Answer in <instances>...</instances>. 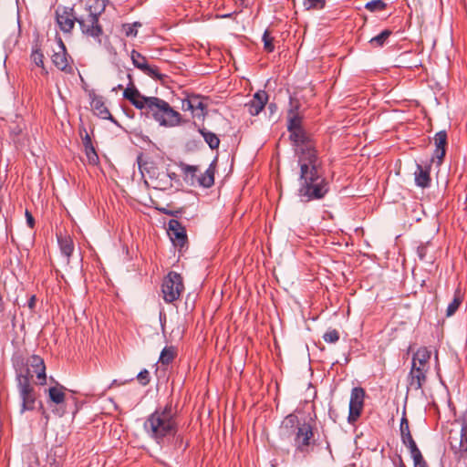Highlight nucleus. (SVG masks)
Returning <instances> with one entry per match:
<instances>
[{"instance_id":"1","label":"nucleus","mask_w":467,"mask_h":467,"mask_svg":"<svg viewBox=\"0 0 467 467\" xmlns=\"http://www.w3.org/2000/svg\"><path fill=\"white\" fill-rule=\"evenodd\" d=\"M296 156L300 170L297 195L306 202L323 199L329 192V182L318 150L306 149Z\"/></svg>"},{"instance_id":"2","label":"nucleus","mask_w":467,"mask_h":467,"mask_svg":"<svg viewBox=\"0 0 467 467\" xmlns=\"http://www.w3.org/2000/svg\"><path fill=\"white\" fill-rule=\"evenodd\" d=\"M130 83L123 91V98L128 99L136 109L141 110L147 118L153 119L160 126L173 128L182 123L180 112L175 110L167 101L158 97H146L135 87L131 76L128 75Z\"/></svg>"},{"instance_id":"3","label":"nucleus","mask_w":467,"mask_h":467,"mask_svg":"<svg viewBox=\"0 0 467 467\" xmlns=\"http://www.w3.org/2000/svg\"><path fill=\"white\" fill-rule=\"evenodd\" d=\"M279 436L294 446L293 461L305 460L318 445L313 425L308 421H300L295 413L285 417L279 429Z\"/></svg>"},{"instance_id":"4","label":"nucleus","mask_w":467,"mask_h":467,"mask_svg":"<svg viewBox=\"0 0 467 467\" xmlns=\"http://www.w3.org/2000/svg\"><path fill=\"white\" fill-rule=\"evenodd\" d=\"M143 430L147 436L157 444L163 446L172 440L175 446L182 447L183 438L178 433L176 410L171 402L164 407H158L150 414L144 423Z\"/></svg>"},{"instance_id":"5","label":"nucleus","mask_w":467,"mask_h":467,"mask_svg":"<svg viewBox=\"0 0 467 467\" xmlns=\"http://www.w3.org/2000/svg\"><path fill=\"white\" fill-rule=\"evenodd\" d=\"M109 0H88L85 6L86 14L78 17L81 32L101 42L100 36L103 29L99 24V17L105 12Z\"/></svg>"},{"instance_id":"6","label":"nucleus","mask_w":467,"mask_h":467,"mask_svg":"<svg viewBox=\"0 0 467 467\" xmlns=\"http://www.w3.org/2000/svg\"><path fill=\"white\" fill-rule=\"evenodd\" d=\"M297 106L290 109L287 117V130L290 133L289 139L296 147V155L301 153L302 150H306V149H317L316 142L312 136L302 127V118L297 113Z\"/></svg>"},{"instance_id":"7","label":"nucleus","mask_w":467,"mask_h":467,"mask_svg":"<svg viewBox=\"0 0 467 467\" xmlns=\"http://www.w3.org/2000/svg\"><path fill=\"white\" fill-rule=\"evenodd\" d=\"M28 368H16V382L20 400L19 413L22 415L26 411L34 410L37 401L36 393L31 381L29 380Z\"/></svg>"},{"instance_id":"8","label":"nucleus","mask_w":467,"mask_h":467,"mask_svg":"<svg viewBox=\"0 0 467 467\" xmlns=\"http://www.w3.org/2000/svg\"><path fill=\"white\" fill-rule=\"evenodd\" d=\"M184 289L182 277L176 272H170L164 278L161 292L166 303H173L178 300Z\"/></svg>"},{"instance_id":"9","label":"nucleus","mask_w":467,"mask_h":467,"mask_svg":"<svg viewBox=\"0 0 467 467\" xmlns=\"http://www.w3.org/2000/svg\"><path fill=\"white\" fill-rule=\"evenodd\" d=\"M449 443L459 461H467V425L462 424L460 431H450Z\"/></svg>"},{"instance_id":"10","label":"nucleus","mask_w":467,"mask_h":467,"mask_svg":"<svg viewBox=\"0 0 467 467\" xmlns=\"http://www.w3.org/2000/svg\"><path fill=\"white\" fill-rule=\"evenodd\" d=\"M365 390L361 387L351 389L348 422L354 425L359 419L364 407Z\"/></svg>"},{"instance_id":"11","label":"nucleus","mask_w":467,"mask_h":467,"mask_svg":"<svg viewBox=\"0 0 467 467\" xmlns=\"http://www.w3.org/2000/svg\"><path fill=\"white\" fill-rule=\"evenodd\" d=\"M28 368L30 381L34 375H36L38 380L37 384L45 385L47 383L46 365L44 359L41 357L37 355H32L25 364L22 363L16 367V368Z\"/></svg>"},{"instance_id":"12","label":"nucleus","mask_w":467,"mask_h":467,"mask_svg":"<svg viewBox=\"0 0 467 467\" xmlns=\"http://www.w3.org/2000/svg\"><path fill=\"white\" fill-rule=\"evenodd\" d=\"M73 11L72 7L67 6H59L56 10L57 23L59 28L65 33H69L73 29L75 22H77L78 17L74 16Z\"/></svg>"},{"instance_id":"13","label":"nucleus","mask_w":467,"mask_h":467,"mask_svg":"<svg viewBox=\"0 0 467 467\" xmlns=\"http://www.w3.org/2000/svg\"><path fill=\"white\" fill-rule=\"evenodd\" d=\"M168 234L175 246L182 248L188 241L185 227L176 219L168 223Z\"/></svg>"},{"instance_id":"14","label":"nucleus","mask_w":467,"mask_h":467,"mask_svg":"<svg viewBox=\"0 0 467 467\" xmlns=\"http://www.w3.org/2000/svg\"><path fill=\"white\" fill-rule=\"evenodd\" d=\"M69 60L71 57L67 53L63 41L59 39V50L53 54L52 62L59 70L67 74H74V67Z\"/></svg>"},{"instance_id":"15","label":"nucleus","mask_w":467,"mask_h":467,"mask_svg":"<svg viewBox=\"0 0 467 467\" xmlns=\"http://www.w3.org/2000/svg\"><path fill=\"white\" fill-rule=\"evenodd\" d=\"M400 431L401 441L410 450L411 457L416 454L421 453L420 451L419 450L415 441L412 438V435H411L410 430L409 420H408L405 413L403 414V416L400 420Z\"/></svg>"},{"instance_id":"16","label":"nucleus","mask_w":467,"mask_h":467,"mask_svg":"<svg viewBox=\"0 0 467 467\" xmlns=\"http://www.w3.org/2000/svg\"><path fill=\"white\" fill-rule=\"evenodd\" d=\"M427 370L416 368L415 363L411 364V368L408 375V389L421 390L423 385L427 381Z\"/></svg>"},{"instance_id":"17","label":"nucleus","mask_w":467,"mask_h":467,"mask_svg":"<svg viewBox=\"0 0 467 467\" xmlns=\"http://www.w3.org/2000/svg\"><path fill=\"white\" fill-rule=\"evenodd\" d=\"M267 101V93L265 90H259L245 106L252 116H256L263 110Z\"/></svg>"},{"instance_id":"18","label":"nucleus","mask_w":467,"mask_h":467,"mask_svg":"<svg viewBox=\"0 0 467 467\" xmlns=\"http://www.w3.org/2000/svg\"><path fill=\"white\" fill-rule=\"evenodd\" d=\"M435 150L433 152V158L438 160V165H440L446 154L447 146V132L446 130H441L434 136Z\"/></svg>"},{"instance_id":"19","label":"nucleus","mask_w":467,"mask_h":467,"mask_svg":"<svg viewBox=\"0 0 467 467\" xmlns=\"http://www.w3.org/2000/svg\"><path fill=\"white\" fill-rule=\"evenodd\" d=\"M431 351L427 348H420L412 356L411 364L416 365V368H422L429 371Z\"/></svg>"},{"instance_id":"20","label":"nucleus","mask_w":467,"mask_h":467,"mask_svg":"<svg viewBox=\"0 0 467 467\" xmlns=\"http://www.w3.org/2000/svg\"><path fill=\"white\" fill-rule=\"evenodd\" d=\"M215 161H213L207 170L197 177V182L203 188H210L214 183Z\"/></svg>"},{"instance_id":"21","label":"nucleus","mask_w":467,"mask_h":467,"mask_svg":"<svg viewBox=\"0 0 467 467\" xmlns=\"http://www.w3.org/2000/svg\"><path fill=\"white\" fill-rule=\"evenodd\" d=\"M415 183L421 188H427L431 184L430 168H423L420 164H417L415 171Z\"/></svg>"},{"instance_id":"22","label":"nucleus","mask_w":467,"mask_h":467,"mask_svg":"<svg viewBox=\"0 0 467 467\" xmlns=\"http://www.w3.org/2000/svg\"><path fill=\"white\" fill-rule=\"evenodd\" d=\"M206 99L200 95H192V114L197 118H204L207 114Z\"/></svg>"},{"instance_id":"23","label":"nucleus","mask_w":467,"mask_h":467,"mask_svg":"<svg viewBox=\"0 0 467 467\" xmlns=\"http://www.w3.org/2000/svg\"><path fill=\"white\" fill-rule=\"evenodd\" d=\"M91 107L101 119H112V116L106 107L102 97H95L91 101Z\"/></svg>"},{"instance_id":"24","label":"nucleus","mask_w":467,"mask_h":467,"mask_svg":"<svg viewBox=\"0 0 467 467\" xmlns=\"http://www.w3.org/2000/svg\"><path fill=\"white\" fill-rule=\"evenodd\" d=\"M66 388L62 385H57L56 387H51L48 389V397L49 400L56 403V404H61L65 400V392L64 390Z\"/></svg>"},{"instance_id":"25","label":"nucleus","mask_w":467,"mask_h":467,"mask_svg":"<svg viewBox=\"0 0 467 467\" xmlns=\"http://www.w3.org/2000/svg\"><path fill=\"white\" fill-rule=\"evenodd\" d=\"M176 356H177V349L175 347H173V346L165 347L161 352V355L159 358V362L161 365L167 366L173 361V359L176 358Z\"/></svg>"},{"instance_id":"26","label":"nucleus","mask_w":467,"mask_h":467,"mask_svg":"<svg viewBox=\"0 0 467 467\" xmlns=\"http://www.w3.org/2000/svg\"><path fill=\"white\" fill-rule=\"evenodd\" d=\"M199 132L201 133V135L204 139L205 142L209 145V147L212 150H215V149L219 148L220 140L215 133L209 131L204 128L200 129Z\"/></svg>"},{"instance_id":"27","label":"nucleus","mask_w":467,"mask_h":467,"mask_svg":"<svg viewBox=\"0 0 467 467\" xmlns=\"http://www.w3.org/2000/svg\"><path fill=\"white\" fill-rule=\"evenodd\" d=\"M462 302V295L461 293L460 289H456L454 292L453 299L452 301L448 305L446 309V316L451 317L456 313L459 306H461Z\"/></svg>"},{"instance_id":"28","label":"nucleus","mask_w":467,"mask_h":467,"mask_svg":"<svg viewBox=\"0 0 467 467\" xmlns=\"http://www.w3.org/2000/svg\"><path fill=\"white\" fill-rule=\"evenodd\" d=\"M57 241L62 254H64L68 259L74 251V244L72 240L67 237H58Z\"/></svg>"},{"instance_id":"29","label":"nucleus","mask_w":467,"mask_h":467,"mask_svg":"<svg viewBox=\"0 0 467 467\" xmlns=\"http://www.w3.org/2000/svg\"><path fill=\"white\" fill-rule=\"evenodd\" d=\"M392 35V31L389 29H385L381 33H379L378 36L372 37L369 40V43L372 47H381L385 45L388 38Z\"/></svg>"},{"instance_id":"30","label":"nucleus","mask_w":467,"mask_h":467,"mask_svg":"<svg viewBox=\"0 0 467 467\" xmlns=\"http://www.w3.org/2000/svg\"><path fill=\"white\" fill-rule=\"evenodd\" d=\"M130 57L134 67L141 71H143L147 66H149L147 58L134 49L131 51Z\"/></svg>"},{"instance_id":"31","label":"nucleus","mask_w":467,"mask_h":467,"mask_svg":"<svg viewBox=\"0 0 467 467\" xmlns=\"http://www.w3.org/2000/svg\"><path fill=\"white\" fill-rule=\"evenodd\" d=\"M303 6L306 10H321L326 5V0H303Z\"/></svg>"},{"instance_id":"32","label":"nucleus","mask_w":467,"mask_h":467,"mask_svg":"<svg viewBox=\"0 0 467 467\" xmlns=\"http://www.w3.org/2000/svg\"><path fill=\"white\" fill-rule=\"evenodd\" d=\"M32 62L42 68L43 73L47 74L44 67V55L40 49H34L31 53Z\"/></svg>"},{"instance_id":"33","label":"nucleus","mask_w":467,"mask_h":467,"mask_svg":"<svg viewBox=\"0 0 467 467\" xmlns=\"http://www.w3.org/2000/svg\"><path fill=\"white\" fill-rule=\"evenodd\" d=\"M84 151L89 164L97 165L99 162V158L94 145L84 148Z\"/></svg>"},{"instance_id":"34","label":"nucleus","mask_w":467,"mask_h":467,"mask_svg":"<svg viewBox=\"0 0 467 467\" xmlns=\"http://www.w3.org/2000/svg\"><path fill=\"white\" fill-rule=\"evenodd\" d=\"M141 26L140 22H134L132 24H123L122 31L126 36H136L138 34V27Z\"/></svg>"},{"instance_id":"35","label":"nucleus","mask_w":467,"mask_h":467,"mask_svg":"<svg viewBox=\"0 0 467 467\" xmlns=\"http://www.w3.org/2000/svg\"><path fill=\"white\" fill-rule=\"evenodd\" d=\"M387 5L382 0H372L366 4L365 7L370 12H379L386 8Z\"/></svg>"},{"instance_id":"36","label":"nucleus","mask_w":467,"mask_h":467,"mask_svg":"<svg viewBox=\"0 0 467 467\" xmlns=\"http://www.w3.org/2000/svg\"><path fill=\"white\" fill-rule=\"evenodd\" d=\"M262 40L264 42V48L266 52L271 53L275 49V46L273 44L274 38L270 36L269 31L265 30Z\"/></svg>"},{"instance_id":"37","label":"nucleus","mask_w":467,"mask_h":467,"mask_svg":"<svg viewBox=\"0 0 467 467\" xmlns=\"http://www.w3.org/2000/svg\"><path fill=\"white\" fill-rule=\"evenodd\" d=\"M428 250H429V244H422L418 246L417 254L420 261H429L430 263H431L432 262L431 257L428 258Z\"/></svg>"},{"instance_id":"38","label":"nucleus","mask_w":467,"mask_h":467,"mask_svg":"<svg viewBox=\"0 0 467 467\" xmlns=\"http://www.w3.org/2000/svg\"><path fill=\"white\" fill-rule=\"evenodd\" d=\"M323 339L327 343H336L339 339V333L337 329H329L323 335Z\"/></svg>"},{"instance_id":"39","label":"nucleus","mask_w":467,"mask_h":467,"mask_svg":"<svg viewBox=\"0 0 467 467\" xmlns=\"http://www.w3.org/2000/svg\"><path fill=\"white\" fill-rule=\"evenodd\" d=\"M142 72L154 79H162L164 77L159 72L158 67L155 66L149 65Z\"/></svg>"},{"instance_id":"40","label":"nucleus","mask_w":467,"mask_h":467,"mask_svg":"<svg viewBox=\"0 0 467 467\" xmlns=\"http://www.w3.org/2000/svg\"><path fill=\"white\" fill-rule=\"evenodd\" d=\"M181 168L186 176L191 175L192 178L196 177V172L198 171L197 166L181 163Z\"/></svg>"},{"instance_id":"41","label":"nucleus","mask_w":467,"mask_h":467,"mask_svg":"<svg viewBox=\"0 0 467 467\" xmlns=\"http://www.w3.org/2000/svg\"><path fill=\"white\" fill-rule=\"evenodd\" d=\"M79 133H80V136L82 138V143H83V147L84 148H86L88 146H92L93 145L91 138L88 135V131H87L85 127H81L79 129Z\"/></svg>"},{"instance_id":"42","label":"nucleus","mask_w":467,"mask_h":467,"mask_svg":"<svg viewBox=\"0 0 467 467\" xmlns=\"http://www.w3.org/2000/svg\"><path fill=\"white\" fill-rule=\"evenodd\" d=\"M150 372L147 369L141 370L137 375V379L142 386L148 385L150 383Z\"/></svg>"},{"instance_id":"43","label":"nucleus","mask_w":467,"mask_h":467,"mask_svg":"<svg viewBox=\"0 0 467 467\" xmlns=\"http://www.w3.org/2000/svg\"><path fill=\"white\" fill-rule=\"evenodd\" d=\"M182 109L192 112V95L187 96V98L182 100Z\"/></svg>"},{"instance_id":"44","label":"nucleus","mask_w":467,"mask_h":467,"mask_svg":"<svg viewBox=\"0 0 467 467\" xmlns=\"http://www.w3.org/2000/svg\"><path fill=\"white\" fill-rule=\"evenodd\" d=\"M412 459L414 462V467H427V462L423 459V456L421 453L412 456Z\"/></svg>"},{"instance_id":"45","label":"nucleus","mask_w":467,"mask_h":467,"mask_svg":"<svg viewBox=\"0 0 467 467\" xmlns=\"http://www.w3.org/2000/svg\"><path fill=\"white\" fill-rule=\"evenodd\" d=\"M25 215H26V223H27L28 227L33 229L35 227V219H34L32 213L28 210H26Z\"/></svg>"},{"instance_id":"46","label":"nucleus","mask_w":467,"mask_h":467,"mask_svg":"<svg viewBox=\"0 0 467 467\" xmlns=\"http://www.w3.org/2000/svg\"><path fill=\"white\" fill-rule=\"evenodd\" d=\"M28 307L33 310L36 306V296H32L27 303Z\"/></svg>"},{"instance_id":"47","label":"nucleus","mask_w":467,"mask_h":467,"mask_svg":"<svg viewBox=\"0 0 467 467\" xmlns=\"http://www.w3.org/2000/svg\"><path fill=\"white\" fill-rule=\"evenodd\" d=\"M164 213L171 216H177L180 213V211H168L164 210Z\"/></svg>"},{"instance_id":"48","label":"nucleus","mask_w":467,"mask_h":467,"mask_svg":"<svg viewBox=\"0 0 467 467\" xmlns=\"http://www.w3.org/2000/svg\"><path fill=\"white\" fill-rule=\"evenodd\" d=\"M168 176L171 178V180H177V174L175 172H169Z\"/></svg>"},{"instance_id":"49","label":"nucleus","mask_w":467,"mask_h":467,"mask_svg":"<svg viewBox=\"0 0 467 467\" xmlns=\"http://www.w3.org/2000/svg\"><path fill=\"white\" fill-rule=\"evenodd\" d=\"M400 467H406V465L404 464V462L400 457Z\"/></svg>"},{"instance_id":"50","label":"nucleus","mask_w":467,"mask_h":467,"mask_svg":"<svg viewBox=\"0 0 467 467\" xmlns=\"http://www.w3.org/2000/svg\"><path fill=\"white\" fill-rule=\"evenodd\" d=\"M113 385H117V380L114 379L111 384L109 386V389H110Z\"/></svg>"},{"instance_id":"51","label":"nucleus","mask_w":467,"mask_h":467,"mask_svg":"<svg viewBox=\"0 0 467 467\" xmlns=\"http://www.w3.org/2000/svg\"><path fill=\"white\" fill-rule=\"evenodd\" d=\"M230 16H231L230 14L223 16V17H230Z\"/></svg>"},{"instance_id":"52","label":"nucleus","mask_w":467,"mask_h":467,"mask_svg":"<svg viewBox=\"0 0 467 467\" xmlns=\"http://www.w3.org/2000/svg\"><path fill=\"white\" fill-rule=\"evenodd\" d=\"M39 404H40V409H41V410H43V405H42V403H41V402H39Z\"/></svg>"}]
</instances>
